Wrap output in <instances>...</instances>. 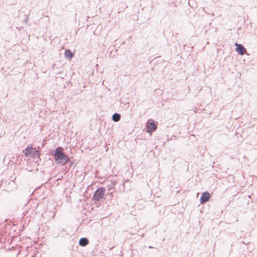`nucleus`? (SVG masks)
Instances as JSON below:
<instances>
[{
  "instance_id": "4",
  "label": "nucleus",
  "mask_w": 257,
  "mask_h": 257,
  "mask_svg": "<svg viewBox=\"0 0 257 257\" xmlns=\"http://www.w3.org/2000/svg\"><path fill=\"white\" fill-rule=\"evenodd\" d=\"M105 190L102 188H99L95 191L93 195V199L96 201H99L104 196Z\"/></svg>"
},
{
  "instance_id": "7",
  "label": "nucleus",
  "mask_w": 257,
  "mask_h": 257,
  "mask_svg": "<svg viewBox=\"0 0 257 257\" xmlns=\"http://www.w3.org/2000/svg\"><path fill=\"white\" fill-rule=\"evenodd\" d=\"M88 240L86 238H82L79 240V245L82 246H85L88 244Z\"/></svg>"
},
{
  "instance_id": "1",
  "label": "nucleus",
  "mask_w": 257,
  "mask_h": 257,
  "mask_svg": "<svg viewBox=\"0 0 257 257\" xmlns=\"http://www.w3.org/2000/svg\"><path fill=\"white\" fill-rule=\"evenodd\" d=\"M53 155L55 162L58 164L65 165L70 161L69 157L63 153L62 147L56 148Z\"/></svg>"
},
{
  "instance_id": "3",
  "label": "nucleus",
  "mask_w": 257,
  "mask_h": 257,
  "mask_svg": "<svg viewBox=\"0 0 257 257\" xmlns=\"http://www.w3.org/2000/svg\"><path fill=\"white\" fill-rule=\"evenodd\" d=\"M146 128L147 132L151 135L153 132H154L157 130V125L154 122V121H152V120H149L147 123Z\"/></svg>"
},
{
  "instance_id": "8",
  "label": "nucleus",
  "mask_w": 257,
  "mask_h": 257,
  "mask_svg": "<svg viewBox=\"0 0 257 257\" xmlns=\"http://www.w3.org/2000/svg\"><path fill=\"white\" fill-rule=\"evenodd\" d=\"M64 54L65 57L69 59H71L73 56V54L69 50H66Z\"/></svg>"
},
{
  "instance_id": "5",
  "label": "nucleus",
  "mask_w": 257,
  "mask_h": 257,
  "mask_svg": "<svg viewBox=\"0 0 257 257\" xmlns=\"http://www.w3.org/2000/svg\"><path fill=\"white\" fill-rule=\"evenodd\" d=\"M235 45L236 46V52L240 55H243L246 53V50L243 45L241 44H238L236 43L235 44Z\"/></svg>"
},
{
  "instance_id": "9",
  "label": "nucleus",
  "mask_w": 257,
  "mask_h": 257,
  "mask_svg": "<svg viewBox=\"0 0 257 257\" xmlns=\"http://www.w3.org/2000/svg\"><path fill=\"white\" fill-rule=\"evenodd\" d=\"M120 115L119 114L115 113L112 116V119L114 121H118L120 120Z\"/></svg>"
},
{
  "instance_id": "6",
  "label": "nucleus",
  "mask_w": 257,
  "mask_h": 257,
  "mask_svg": "<svg viewBox=\"0 0 257 257\" xmlns=\"http://www.w3.org/2000/svg\"><path fill=\"white\" fill-rule=\"evenodd\" d=\"M210 197V194L207 192H205L202 193V196L200 198L201 203H204L208 201Z\"/></svg>"
},
{
  "instance_id": "2",
  "label": "nucleus",
  "mask_w": 257,
  "mask_h": 257,
  "mask_svg": "<svg viewBox=\"0 0 257 257\" xmlns=\"http://www.w3.org/2000/svg\"><path fill=\"white\" fill-rule=\"evenodd\" d=\"M25 154L28 157H35V156L39 157L40 153L39 151L33 148L31 146H28L25 150Z\"/></svg>"
}]
</instances>
